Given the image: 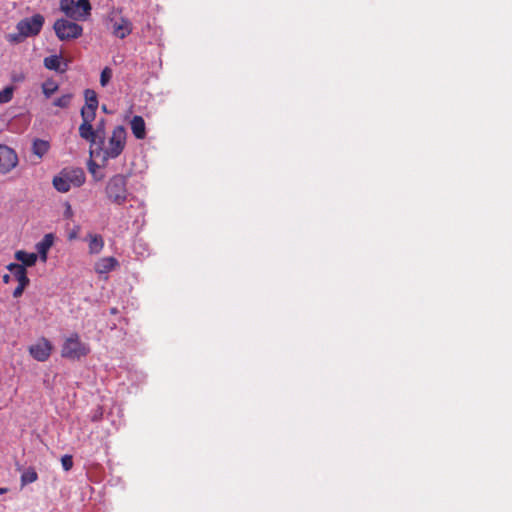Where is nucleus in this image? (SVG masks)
<instances>
[{"label": "nucleus", "mask_w": 512, "mask_h": 512, "mask_svg": "<svg viewBox=\"0 0 512 512\" xmlns=\"http://www.w3.org/2000/svg\"><path fill=\"white\" fill-rule=\"evenodd\" d=\"M52 348L51 342L42 337L29 347V353L35 360L44 362L50 357Z\"/></svg>", "instance_id": "obj_10"}, {"label": "nucleus", "mask_w": 512, "mask_h": 512, "mask_svg": "<svg viewBox=\"0 0 512 512\" xmlns=\"http://www.w3.org/2000/svg\"><path fill=\"white\" fill-rule=\"evenodd\" d=\"M84 98H85V105L88 108H93L94 110H97L98 108V98L97 94L92 89H86L84 91Z\"/></svg>", "instance_id": "obj_19"}, {"label": "nucleus", "mask_w": 512, "mask_h": 512, "mask_svg": "<svg viewBox=\"0 0 512 512\" xmlns=\"http://www.w3.org/2000/svg\"><path fill=\"white\" fill-rule=\"evenodd\" d=\"M127 132L124 126L114 127L108 141L105 137H100L95 149L90 150V156L101 158L102 161L116 159L121 155L126 146Z\"/></svg>", "instance_id": "obj_1"}, {"label": "nucleus", "mask_w": 512, "mask_h": 512, "mask_svg": "<svg viewBox=\"0 0 512 512\" xmlns=\"http://www.w3.org/2000/svg\"><path fill=\"white\" fill-rule=\"evenodd\" d=\"M72 10H74L76 12V14L78 13L79 15H82L83 14V9L81 7H78V6H74L72 7Z\"/></svg>", "instance_id": "obj_34"}, {"label": "nucleus", "mask_w": 512, "mask_h": 512, "mask_svg": "<svg viewBox=\"0 0 512 512\" xmlns=\"http://www.w3.org/2000/svg\"><path fill=\"white\" fill-rule=\"evenodd\" d=\"M9 281H10V276H9L8 274H5V275L3 276V282H4V283H9Z\"/></svg>", "instance_id": "obj_36"}, {"label": "nucleus", "mask_w": 512, "mask_h": 512, "mask_svg": "<svg viewBox=\"0 0 512 512\" xmlns=\"http://www.w3.org/2000/svg\"><path fill=\"white\" fill-rule=\"evenodd\" d=\"M58 90V85L54 81H46L42 85V91L46 98H50Z\"/></svg>", "instance_id": "obj_24"}, {"label": "nucleus", "mask_w": 512, "mask_h": 512, "mask_svg": "<svg viewBox=\"0 0 512 512\" xmlns=\"http://www.w3.org/2000/svg\"><path fill=\"white\" fill-rule=\"evenodd\" d=\"M112 70L109 67H105L100 75V84L102 86H106L108 82L111 80Z\"/></svg>", "instance_id": "obj_27"}, {"label": "nucleus", "mask_w": 512, "mask_h": 512, "mask_svg": "<svg viewBox=\"0 0 512 512\" xmlns=\"http://www.w3.org/2000/svg\"><path fill=\"white\" fill-rule=\"evenodd\" d=\"M72 216V207L69 203H65L64 217L65 220H71Z\"/></svg>", "instance_id": "obj_33"}, {"label": "nucleus", "mask_w": 512, "mask_h": 512, "mask_svg": "<svg viewBox=\"0 0 512 512\" xmlns=\"http://www.w3.org/2000/svg\"><path fill=\"white\" fill-rule=\"evenodd\" d=\"M8 491L7 488H0V494H4Z\"/></svg>", "instance_id": "obj_37"}, {"label": "nucleus", "mask_w": 512, "mask_h": 512, "mask_svg": "<svg viewBox=\"0 0 512 512\" xmlns=\"http://www.w3.org/2000/svg\"><path fill=\"white\" fill-rule=\"evenodd\" d=\"M14 92L13 86H7L0 91V104L8 103L12 100Z\"/></svg>", "instance_id": "obj_25"}, {"label": "nucleus", "mask_w": 512, "mask_h": 512, "mask_svg": "<svg viewBox=\"0 0 512 512\" xmlns=\"http://www.w3.org/2000/svg\"><path fill=\"white\" fill-rule=\"evenodd\" d=\"M60 10L67 18L75 21H85L91 15L89 0H60Z\"/></svg>", "instance_id": "obj_4"}, {"label": "nucleus", "mask_w": 512, "mask_h": 512, "mask_svg": "<svg viewBox=\"0 0 512 512\" xmlns=\"http://www.w3.org/2000/svg\"><path fill=\"white\" fill-rule=\"evenodd\" d=\"M44 67L49 70L58 71L60 70V56L52 55L49 57L44 58Z\"/></svg>", "instance_id": "obj_20"}, {"label": "nucleus", "mask_w": 512, "mask_h": 512, "mask_svg": "<svg viewBox=\"0 0 512 512\" xmlns=\"http://www.w3.org/2000/svg\"><path fill=\"white\" fill-rule=\"evenodd\" d=\"M14 257L16 260L20 261V265H23L25 268L34 266L38 259V255L36 253H28L24 250L16 251Z\"/></svg>", "instance_id": "obj_17"}, {"label": "nucleus", "mask_w": 512, "mask_h": 512, "mask_svg": "<svg viewBox=\"0 0 512 512\" xmlns=\"http://www.w3.org/2000/svg\"><path fill=\"white\" fill-rule=\"evenodd\" d=\"M95 131H97L98 140H100V137H104V135H105V119L104 118H102L98 121Z\"/></svg>", "instance_id": "obj_29"}, {"label": "nucleus", "mask_w": 512, "mask_h": 512, "mask_svg": "<svg viewBox=\"0 0 512 512\" xmlns=\"http://www.w3.org/2000/svg\"><path fill=\"white\" fill-rule=\"evenodd\" d=\"M50 144L46 140L36 139L32 145V151L39 158H42L49 150Z\"/></svg>", "instance_id": "obj_18"}, {"label": "nucleus", "mask_w": 512, "mask_h": 512, "mask_svg": "<svg viewBox=\"0 0 512 512\" xmlns=\"http://www.w3.org/2000/svg\"><path fill=\"white\" fill-rule=\"evenodd\" d=\"M119 266L118 260L113 256L102 257L94 264V270L97 274H107Z\"/></svg>", "instance_id": "obj_11"}, {"label": "nucleus", "mask_w": 512, "mask_h": 512, "mask_svg": "<svg viewBox=\"0 0 512 512\" xmlns=\"http://www.w3.org/2000/svg\"><path fill=\"white\" fill-rule=\"evenodd\" d=\"M127 176L116 174L112 176L105 187L107 199L116 205H123L132 196L127 189Z\"/></svg>", "instance_id": "obj_3"}, {"label": "nucleus", "mask_w": 512, "mask_h": 512, "mask_svg": "<svg viewBox=\"0 0 512 512\" xmlns=\"http://www.w3.org/2000/svg\"><path fill=\"white\" fill-rule=\"evenodd\" d=\"M7 269L12 273L15 279L18 281V284H29L30 280L27 277L26 268L23 265L18 263H10L7 265Z\"/></svg>", "instance_id": "obj_16"}, {"label": "nucleus", "mask_w": 512, "mask_h": 512, "mask_svg": "<svg viewBox=\"0 0 512 512\" xmlns=\"http://www.w3.org/2000/svg\"><path fill=\"white\" fill-rule=\"evenodd\" d=\"M103 417V410L101 407H98L94 412L93 414L91 415V420L93 422H97L99 420H101Z\"/></svg>", "instance_id": "obj_32"}, {"label": "nucleus", "mask_w": 512, "mask_h": 512, "mask_svg": "<svg viewBox=\"0 0 512 512\" xmlns=\"http://www.w3.org/2000/svg\"><path fill=\"white\" fill-rule=\"evenodd\" d=\"M28 285H29V284H24V283H22V284H18V286H17V287L14 289V291H13V297H14V298H19V297L23 294V292H24L25 288H26Z\"/></svg>", "instance_id": "obj_30"}, {"label": "nucleus", "mask_w": 512, "mask_h": 512, "mask_svg": "<svg viewBox=\"0 0 512 512\" xmlns=\"http://www.w3.org/2000/svg\"><path fill=\"white\" fill-rule=\"evenodd\" d=\"M102 110H103L104 112H107V109H106V106H105V105H103V106H102Z\"/></svg>", "instance_id": "obj_38"}, {"label": "nucleus", "mask_w": 512, "mask_h": 512, "mask_svg": "<svg viewBox=\"0 0 512 512\" xmlns=\"http://www.w3.org/2000/svg\"><path fill=\"white\" fill-rule=\"evenodd\" d=\"M62 467L65 471H69L73 467V459L71 455H64L61 458Z\"/></svg>", "instance_id": "obj_28"}, {"label": "nucleus", "mask_w": 512, "mask_h": 512, "mask_svg": "<svg viewBox=\"0 0 512 512\" xmlns=\"http://www.w3.org/2000/svg\"><path fill=\"white\" fill-rule=\"evenodd\" d=\"M54 243V236L51 233L46 234L43 239L36 244V250L38 252L40 260L42 262L47 261L48 251Z\"/></svg>", "instance_id": "obj_14"}, {"label": "nucleus", "mask_w": 512, "mask_h": 512, "mask_svg": "<svg viewBox=\"0 0 512 512\" xmlns=\"http://www.w3.org/2000/svg\"><path fill=\"white\" fill-rule=\"evenodd\" d=\"M79 136L85 141L89 142L90 150L95 149L94 146L98 143L97 131L93 128L92 123H81L78 128Z\"/></svg>", "instance_id": "obj_12"}, {"label": "nucleus", "mask_w": 512, "mask_h": 512, "mask_svg": "<svg viewBox=\"0 0 512 512\" xmlns=\"http://www.w3.org/2000/svg\"><path fill=\"white\" fill-rule=\"evenodd\" d=\"M44 17L41 14H35L32 17L24 18L17 23V30L24 37L36 36L40 33Z\"/></svg>", "instance_id": "obj_7"}, {"label": "nucleus", "mask_w": 512, "mask_h": 512, "mask_svg": "<svg viewBox=\"0 0 512 512\" xmlns=\"http://www.w3.org/2000/svg\"><path fill=\"white\" fill-rule=\"evenodd\" d=\"M76 235H77V232L76 231H72L70 234H69V240H73L76 238Z\"/></svg>", "instance_id": "obj_35"}, {"label": "nucleus", "mask_w": 512, "mask_h": 512, "mask_svg": "<svg viewBox=\"0 0 512 512\" xmlns=\"http://www.w3.org/2000/svg\"><path fill=\"white\" fill-rule=\"evenodd\" d=\"M17 164L18 156L16 152L7 145L0 144V174L9 173Z\"/></svg>", "instance_id": "obj_8"}, {"label": "nucleus", "mask_w": 512, "mask_h": 512, "mask_svg": "<svg viewBox=\"0 0 512 512\" xmlns=\"http://www.w3.org/2000/svg\"><path fill=\"white\" fill-rule=\"evenodd\" d=\"M86 176L82 168L66 167L63 168L58 175L53 178L54 188L61 192H68L71 187H80L85 183Z\"/></svg>", "instance_id": "obj_2"}, {"label": "nucleus", "mask_w": 512, "mask_h": 512, "mask_svg": "<svg viewBox=\"0 0 512 512\" xmlns=\"http://www.w3.org/2000/svg\"><path fill=\"white\" fill-rule=\"evenodd\" d=\"M25 37L21 35L20 32L18 34H8L7 39L11 43H19L21 42Z\"/></svg>", "instance_id": "obj_31"}, {"label": "nucleus", "mask_w": 512, "mask_h": 512, "mask_svg": "<svg viewBox=\"0 0 512 512\" xmlns=\"http://www.w3.org/2000/svg\"><path fill=\"white\" fill-rule=\"evenodd\" d=\"M54 32L60 41L78 39L83 34V27L68 18L57 19L53 25Z\"/></svg>", "instance_id": "obj_6"}, {"label": "nucleus", "mask_w": 512, "mask_h": 512, "mask_svg": "<svg viewBox=\"0 0 512 512\" xmlns=\"http://www.w3.org/2000/svg\"><path fill=\"white\" fill-rule=\"evenodd\" d=\"M83 123H92L96 117V110L83 106L80 111Z\"/></svg>", "instance_id": "obj_22"}, {"label": "nucleus", "mask_w": 512, "mask_h": 512, "mask_svg": "<svg viewBox=\"0 0 512 512\" xmlns=\"http://www.w3.org/2000/svg\"><path fill=\"white\" fill-rule=\"evenodd\" d=\"M130 127L136 139L142 140L146 137L145 121L141 116L135 115L130 121Z\"/></svg>", "instance_id": "obj_15"}, {"label": "nucleus", "mask_w": 512, "mask_h": 512, "mask_svg": "<svg viewBox=\"0 0 512 512\" xmlns=\"http://www.w3.org/2000/svg\"><path fill=\"white\" fill-rule=\"evenodd\" d=\"M88 170L96 181H100L104 178L103 174L98 173L99 165L92 160L88 162Z\"/></svg>", "instance_id": "obj_26"}, {"label": "nucleus", "mask_w": 512, "mask_h": 512, "mask_svg": "<svg viewBox=\"0 0 512 512\" xmlns=\"http://www.w3.org/2000/svg\"><path fill=\"white\" fill-rule=\"evenodd\" d=\"M109 22L111 23L112 34L119 39L126 38L133 31V24L126 17L121 16L118 19L110 17Z\"/></svg>", "instance_id": "obj_9"}, {"label": "nucleus", "mask_w": 512, "mask_h": 512, "mask_svg": "<svg viewBox=\"0 0 512 512\" xmlns=\"http://www.w3.org/2000/svg\"><path fill=\"white\" fill-rule=\"evenodd\" d=\"M37 479H38V475L34 468L26 469L21 475V483L23 486L33 483Z\"/></svg>", "instance_id": "obj_21"}, {"label": "nucleus", "mask_w": 512, "mask_h": 512, "mask_svg": "<svg viewBox=\"0 0 512 512\" xmlns=\"http://www.w3.org/2000/svg\"><path fill=\"white\" fill-rule=\"evenodd\" d=\"M83 240L88 243V252L91 255L99 254L104 248V239L99 234L89 233Z\"/></svg>", "instance_id": "obj_13"}, {"label": "nucleus", "mask_w": 512, "mask_h": 512, "mask_svg": "<svg viewBox=\"0 0 512 512\" xmlns=\"http://www.w3.org/2000/svg\"><path fill=\"white\" fill-rule=\"evenodd\" d=\"M90 353V347L87 343L81 341L77 333L70 334L61 348V356L70 360H79Z\"/></svg>", "instance_id": "obj_5"}, {"label": "nucleus", "mask_w": 512, "mask_h": 512, "mask_svg": "<svg viewBox=\"0 0 512 512\" xmlns=\"http://www.w3.org/2000/svg\"><path fill=\"white\" fill-rule=\"evenodd\" d=\"M73 98L72 93H67L53 101V105L60 108H68Z\"/></svg>", "instance_id": "obj_23"}]
</instances>
